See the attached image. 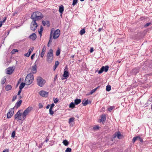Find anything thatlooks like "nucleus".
<instances>
[{"label": "nucleus", "mask_w": 152, "mask_h": 152, "mask_svg": "<svg viewBox=\"0 0 152 152\" xmlns=\"http://www.w3.org/2000/svg\"><path fill=\"white\" fill-rule=\"evenodd\" d=\"M3 23H2V22H1L0 21V27H1Z\"/></svg>", "instance_id": "63"}, {"label": "nucleus", "mask_w": 152, "mask_h": 152, "mask_svg": "<svg viewBox=\"0 0 152 152\" xmlns=\"http://www.w3.org/2000/svg\"><path fill=\"white\" fill-rule=\"evenodd\" d=\"M121 135L120 132H115L113 135L112 137L111 138V140L113 141L117 137L118 139H120L121 138Z\"/></svg>", "instance_id": "7"}, {"label": "nucleus", "mask_w": 152, "mask_h": 152, "mask_svg": "<svg viewBox=\"0 0 152 152\" xmlns=\"http://www.w3.org/2000/svg\"><path fill=\"white\" fill-rule=\"evenodd\" d=\"M53 31L54 30H53ZM60 34V30L57 29L54 31H53V38L54 39H56L59 37Z\"/></svg>", "instance_id": "6"}, {"label": "nucleus", "mask_w": 152, "mask_h": 152, "mask_svg": "<svg viewBox=\"0 0 152 152\" xmlns=\"http://www.w3.org/2000/svg\"><path fill=\"white\" fill-rule=\"evenodd\" d=\"M7 74L10 75L12 73L13 71V67H9L7 69Z\"/></svg>", "instance_id": "14"}, {"label": "nucleus", "mask_w": 152, "mask_h": 152, "mask_svg": "<svg viewBox=\"0 0 152 152\" xmlns=\"http://www.w3.org/2000/svg\"><path fill=\"white\" fill-rule=\"evenodd\" d=\"M43 31V27L42 26H41L40 28L39 31L38 32L39 35L41 36L42 34V32Z\"/></svg>", "instance_id": "34"}, {"label": "nucleus", "mask_w": 152, "mask_h": 152, "mask_svg": "<svg viewBox=\"0 0 152 152\" xmlns=\"http://www.w3.org/2000/svg\"><path fill=\"white\" fill-rule=\"evenodd\" d=\"M101 121L102 122H104L106 120V117L104 115H102L101 116V118L100 119Z\"/></svg>", "instance_id": "26"}, {"label": "nucleus", "mask_w": 152, "mask_h": 152, "mask_svg": "<svg viewBox=\"0 0 152 152\" xmlns=\"http://www.w3.org/2000/svg\"><path fill=\"white\" fill-rule=\"evenodd\" d=\"M49 107H50V105L49 104H48L47 106L46 107V108L48 109L49 108Z\"/></svg>", "instance_id": "62"}, {"label": "nucleus", "mask_w": 152, "mask_h": 152, "mask_svg": "<svg viewBox=\"0 0 152 152\" xmlns=\"http://www.w3.org/2000/svg\"><path fill=\"white\" fill-rule=\"evenodd\" d=\"M53 51L52 49H50L47 54V60L49 63H51L53 61Z\"/></svg>", "instance_id": "4"}, {"label": "nucleus", "mask_w": 152, "mask_h": 152, "mask_svg": "<svg viewBox=\"0 0 152 152\" xmlns=\"http://www.w3.org/2000/svg\"><path fill=\"white\" fill-rule=\"evenodd\" d=\"M44 142H43L40 145H39L38 146L39 148H41L42 147V145L44 144Z\"/></svg>", "instance_id": "51"}, {"label": "nucleus", "mask_w": 152, "mask_h": 152, "mask_svg": "<svg viewBox=\"0 0 152 152\" xmlns=\"http://www.w3.org/2000/svg\"><path fill=\"white\" fill-rule=\"evenodd\" d=\"M26 83H22L20 86H19V89H22V88H23L25 86V85Z\"/></svg>", "instance_id": "28"}, {"label": "nucleus", "mask_w": 152, "mask_h": 152, "mask_svg": "<svg viewBox=\"0 0 152 152\" xmlns=\"http://www.w3.org/2000/svg\"><path fill=\"white\" fill-rule=\"evenodd\" d=\"M37 64L35 62L33 65L31 67V71L32 72V73H36L37 72Z\"/></svg>", "instance_id": "12"}, {"label": "nucleus", "mask_w": 152, "mask_h": 152, "mask_svg": "<svg viewBox=\"0 0 152 152\" xmlns=\"http://www.w3.org/2000/svg\"><path fill=\"white\" fill-rule=\"evenodd\" d=\"M17 98V96H13V98L12 100V102L14 101Z\"/></svg>", "instance_id": "50"}, {"label": "nucleus", "mask_w": 152, "mask_h": 152, "mask_svg": "<svg viewBox=\"0 0 152 152\" xmlns=\"http://www.w3.org/2000/svg\"><path fill=\"white\" fill-rule=\"evenodd\" d=\"M5 88L6 91H9L11 89L12 86L10 85H8L6 86Z\"/></svg>", "instance_id": "27"}, {"label": "nucleus", "mask_w": 152, "mask_h": 152, "mask_svg": "<svg viewBox=\"0 0 152 152\" xmlns=\"http://www.w3.org/2000/svg\"><path fill=\"white\" fill-rule=\"evenodd\" d=\"M18 51V50L16 49H13L11 52V54H14L16 52H17Z\"/></svg>", "instance_id": "32"}, {"label": "nucleus", "mask_w": 152, "mask_h": 152, "mask_svg": "<svg viewBox=\"0 0 152 152\" xmlns=\"http://www.w3.org/2000/svg\"><path fill=\"white\" fill-rule=\"evenodd\" d=\"M75 104L73 102H71L69 104V107L72 108H74L75 107Z\"/></svg>", "instance_id": "30"}, {"label": "nucleus", "mask_w": 152, "mask_h": 152, "mask_svg": "<svg viewBox=\"0 0 152 152\" xmlns=\"http://www.w3.org/2000/svg\"><path fill=\"white\" fill-rule=\"evenodd\" d=\"M111 89V87L110 85H107L106 86V90L107 91H110Z\"/></svg>", "instance_id": "35"}, {"label": "nucleus", "mask_w": 152, "mask_h": 152, "mask_svg": "<svg viewBox=\"0 0 152 152\" xmlns=\"http://www.w3.org/2000/svg\"><path fill=\"white\" fill-rule=\"evenodd\" d=\"M81 102V100L80 99H76L75 100L74 102L75 105H77L79 104Z\"/></svg>", "instance_id": "21"}, {"label": "nucleus", "mask_w": 152, "mask_h": 152, "mask_svg": "<svg viewBox=\"0 0 152 152\" xmlns=\"http://www.w3.org/2000/svg\"><path fill=\"white\" fill-rule=\"evenodd\" d=\"M55 104L53 103L52 104L50 105V108L52 109L53 107L54 106Z\"/></svg>", "instance_id": "54"}, {"label": "nucleus", "mask_w": 152, "mask_h": 152, "mask_svg": "<svg viewBox=\"0 0 152 152\" xmlns=\"http://www.w3.org/2000/svg\"><path fill=\"white\" fill-rule=\"evenodd\" d=\"M30 54H29V53L28 52L27 53L25 54L24 56H25L28 57L30 56Z\"/></svg>", "instance_id": "52"}, {"label": "nucleus", "mask_w": 152, "mask_h": 152, "mask_svg": "<svg viewBox=\"0 0 152 152\" xmlns=\"http://www.w3.org/2000/svg\"><path fill=\"white\" fill-rule=\"evenodd\" d=\"M72 149L71 148H68L65 150V152H71Z\"/></svg>", "instance_id": "44"}, {"label": "nucleus", "mask_w": 152, "mask_h": 152, "mask_svg": "<svg viewBox=\"0 0 152 152\" xmlns=\"http://www.w3.org/2000/svg\"><path fill=\"white\" fill-rule=\"evenodd\" d=\"M22 90L20 89H19V90L18 91V95H20V93L21 92Z\"/></svg>", "instance_id": "58"}, {"label": "nucleus", "mask_w": 152, "mask_h": 152, "mask_svg": "<svg viewBox=\"0 0 152 152\" xmlns=\"http://www.w3.org/2000/svg\"><path fill=\"white\" fill-rule=\"evenodd\" d=\"M53 29H51V31L50 34V39L49 41L48 42L49 43H51L52 42V38L53 37Z\"/></svg>", "instance_id": "19"}, {"label": "nucleus", "mask_w": 152, "mask_h": 152, "mask_svg": "<svg viewBox=\"0 0 152 152\" xmlns=\"http://www.w3.org/2000/svg\"><path fill=\"white\" fill-rule=\"evenodd\" d=\"M85 33V31L84 29H81L80 31V34L81 35H82Z\"/></svg>", "instance_id": "36"}, {"label": "nucleus", "mask_w": 152, "mask_h": 152, "mask_svg": "<svg viewBox=\"0 0 152 152\" xmlns=\"http://www.w3.org/2000/svg\"><path fill=\"white\" fill-rule=\"evenodd\" d=\"M22 102V100H20L18 102L15 104V105L14 106V109L15 108L16 109H17L18 108L20 105L21 104Z\"/></svg>", "instance_id": "15"}, {"label": "nucleus", "mask_w": 152, "mask_h": 152, "mask_svg": "<svg viewBox=\"0 0 152 152\" xmlns=\"http://www.w3.org/2000/svg\"><path fill=\"white\" fill-rule=\"evenodd\" d=\"M37 83L38 86L42 87L46 83V80L40 77H37Z\"/></svg>", "instance_id": "5"}, {"label": "nucleus", "mask_w": 152, "mask_h": 152, "mask_svg": "<svg viewBox=\"0 0 152 152\" xmlns=\"http://www.w3.org/2000/svg\"><path fill=\"white\" fill-rule=\"evenodd\" d=\"M151 24V23H146L145 25V27H147L148 26H149Z\"/></svg>", "instance_id": "49"}, {"label": "nucleus", "mask_w": 152, "mask_h": 152, "mask_svg": "<svg viewBox=\"0 0 152 152\" xmlns=\"http://www.w3.org/2000/svg\"><path fill=\"white\" fill-rule=\"evenodd\" d=\"M59 64V62L58 61H56L55 63V65L53 66V69L54 71L56 70V68L57 67V66H58V65Z\"/></svg>", "instance_id": "24"}, {"label": "nucleus", "mask_w": 152, "mask_h": 152, "mask_svg": "<svg viewBox=\"0 0 152 152\" xmlns=\"http://www.w3.org/2000/svg\"><path fill=\"white\" fill-rule=\"evenodd\" d=\"M14 111V107L10 108L9 110L8 113L7 114V117L8 118H10L13 115Z\"/></svg>", "instance_id": "9"}, {"label": "nucleus", "mask_w": 152, "mask_h": 152, "mask_svg": "<svg viewBox=\"0 0 152 152\" xmlns=\"http://www.w3.org/2000/svg\"><path fill=\"white\" fill-rule=\"evenodd\" d=\"M139 138H138V140L139 141H140V142H142L143 141V140L140 137H139Z\"/></svg>", "instance_id": "55"}, {"label": "nucleus", "mask_w": 152, "mask_h": 152, "mask_svg": "<svg viewBox=\"0 0 152 152\" xmlns=\"http://www.w3.org/2000/svg\"><path fill=\"white\" fill-rule=\"evenodd\" d=\"M98 88V87H97L96 88H94V89L92 90L91 91H90V93L88 95H91V94H92L93 93H94L96 90Z\"/></svg>", "instance_id": "31"}, {"label": "nucleus", "mask_w": 152, "mask_h": 152, "mask_svg": "<svg viewBox=\"0 0 152 152\" xmlns=\"http://www.w3.org/2000/svg\"><path fill=\"white\" fill-rule=\"evenodd\" d=\"M49 112L50 114L51 115H53L54 114V112L52 110V109L50 108Z\"/></svg>", "instance_id": "39"}, {"label": "nucleus", "mask_w": 152, "mask_h": 152, "mask_svg": "<svg viewBox=\"0 0 152 152\" xmlns=\"http://www.w3.org/2000/svg\"><path fill=\"white\" fill-rule=\"evenodd\" d=\"M46 50V48L45 46H44L42 49V51L41 53V57L42 58L44 56V55L45 52V51Z\"/></svg>", "instance_id": "17"}, {"label": "nucleus", "mask_w": 152, "mask_h": 152, "mask_svg": "<svg viewBox=\"0 0 152 152\" xmlns=\"http://www.w3.org/2000/svg\"><path fill=\"white\" fill-rule=\"evenodd\" d=\"M103 68L102 67L98 71V73L99 74H100L102 73L103 72Z\"/></svg>", "instance_id": "41"}, {"label": "nucleus", "mask_w": 152, "mask_h": 152, "mask_svg": "<svg viewBox=\"0 0 152 152\" xmlns=\"http://www.w3.org/2000/svg\"><path fill=\"white\" fill-rule=\"evenodd\" d=\"M9 149H6L4 150L3 151V152H9Z\"/></svg>", "instance_id": "59"}, {"label": "nucleus", "mask_w": 152, "mask_h": 152, "mask_svg": "<svg viewBox=\"0 0 152 152\" xmlns=\"http://www.w3.org/2000/svg\"><path fill=\"white\" fill-rule=\"evenodd\" d=\"M64 10V7L63 5H61L59 7V11L61 14V16H62L63 12Z\"/></svg>", "instance_id": "16"}, {"label": "nucleus", "mask_w": 152, "mask_h": 152, "mask_svg": "<svg viewBox=\"0 0 152 152\" xmlns=\"http://www.w3.org/2000/svg\"><path fill=\"white\" fill-rule=\"evenodd\" d=\"M139 138V136H137L134 137L132 139V142H134L136 140H138V138Z\"/></svg>", "instance_id": "37"}, {"label": "nucleus", "mask_w": 152, "mask_h": 152, "mask_svg": "<svg viewBox=\"0 0 152 152\" xmlns=\"http://www.w3.org/2000/svg\"><path fill=\"white\" fill-rule=\"evenodd\" d=\"M22 98V97L21 96H19L18 97V99H20Z\"/></svg>", "instance_id": "64"}, {"label": "nucleus", "mask_w": 152, "mask_h": 152, "mask_svg": "<svg viewBox=\"0 0 152 152\" xmlns=\"http://www.w3.org/2000/svg\"><path fill=\"white\" fill-rule=\"evenodd\" d=\"M115 107L114 106H110L108 108V110L110 112L113 109H114Z\"/></svg>", "instance_id": "33"}, {"label": "nucleus", "mask_w": 152, "mask_h": 152, "mask_svg": "<svg viewBox=\"0 0 152 152\" xmlns=\"http://www.w3.org/2000/svg\"><path fill=\"white\" fill-rule=\"evenodd\" d=\"M6 19H7L6 17H5V18H4V19L2 21H0L1 22H2V23H3L6 21Z\"/></svg>", "instance_id": "53"}, {"label": "nucleus", "mask_w": 152, "mask_h": 152, "mask_svg": "<svg viewBox=\"0 0 152 152\" xmlns=\"http://www.w3.org/2000/svg\"><path fill=\"white\" fill-rule=\"evenodd\" d=\"M33 49H34L33 48H30L28 50V52L29 54H31V53L32 52Z\"/></svg>", "instance_id": "46"}, {"label": "nucleus", "mask_w": 152, "mask_h": 152, "mask_svg": "<svg viewBox=\"0 0 152 152\" xmlns=\"http://www.w3.org/2000/svg\"><path fill=\"white\" fill-rule=\"evenodd\" d=\"M139 68H135L132 70V74L135 75L139 72Z\"/></svg>", "instance_id": "13"}, {"label": "nucleus", "mask_w": 152, "mask_h": 152, "mask_svg": "<svg viewBox=\"0 0 152 152\" xmlns=\"http://www.w3.org/2000/svg\"><path fill=\"white\" fill-rule=\"evenodd\" d=\"M102 28H99L98 30V31L99 32H100L102 30Z\"/></svg>", "instance_id": "61"}, {"label": "nucleus", "mask_w": 152, "mask_h": 152, "mask_svg": "<svg viewBox=\"0 0 152 152\" xmlns=\"http://www.w3.org/2000/svg\"><path fill=\"white\" fill-rule=\"evenodd\" d=\"M32 109V107L29 106L23 113H22L23 111L22 110H19L14 115L15 119L17 120V121H23L26 118V115Z\"/></svg>", "instance_id": "1"}, {"label": "nucleus", "mask_w": 152, "mask_h": 152, "mask_svg": "<svg viewBox=\"0 0 152 152\" xmlns=\"http://www.w3.org/2000/svg\"><path fill=\"white\" fill-rule=\"evenodd\" d=\"M49 138H48L47 137H46V139L45 141V142H48L49 141Z\"/></svg>", "instance_id": "56"}, {"label": "nucleus", "mask_w": 152, "mask_h": 152, "mask_svg": "<svg viewBox=\"0 0 152 152\" xmlns=\"http://www.w3.org/2000/svg\"><path fill=\"white\" fill-rule=\"evenodd\" d=\"M43 17V15L42 13L38 11L34 12L31 16V18L32 20L37 21L41 19Z\"/></svg>", "instance_id": "2"}, {"label": "nucleus", "mask_w": 152, "mask_h": 152, "mask_svg": "<svg viewBox=\"0 0 152 152\" xmlns=\"http://www.w3.org/2000/svg\"><path fill=\"white\" fill-rule=\"evenodd\" d=\"M35 53H34L31 56V59H33V58H34V56H35Z\"/></svg>", "instance_id": "57"}, {"label": "nucleus", "mask_w": 152, "mask_h": 152, "mask_svg": "<svg viewBox=\"0 0 152 152\" xmlns=\"http://www.w3.org/2000/svg\"><path fill=\"white\" fill-rule=\"evenodd\" d=\"M88 104L89 103H88V99L86 100L85 99L83 100L82 101L83 105L84 106Z\"/></svg>", "instance_id": "23"}, {"label": "nucleus", "mask_w": 152, "mask_h": 152, "mask_svg": "<svg viewBox=\"0 0 152 152\" xmlns=\"http://www.w3.org/2000/svg\"><path fill=\"white\" fill-rule=\"evenodd\" d=\"M53 100L54 101V103H55V104L57 103L58 101V99L57 98H53Z\"/></svg>", "instance_id": "43"}, {"label": "nucleus", "mask_w": 152, "mask_h": 152, "mask_svg": "<svg viewBox=\"0 0 152 152\" xmlns=\"http://www.w3.org/2000/svg\"><path fill=\"white\" fill-rule=\"evenodd\" d=\"M75 118L74 117H72L71 118H70L69 121V123L71 125H73V124H72V123L74 122V121Z\"/></svg>", "instance_id": "22"}, {"label": "nucleus", "mask_w": 152, "mask_h": 152, "mask_svg": "<svg viewBox=\"0 0 152 152\" xmlns=\"http://www.w3.org/2000/svg\"><path fill=\"white\" fill-rule=\"evenodd\" d=\"M60 53V50L59 49H58L56 51V55L57 56H58Z\"/></svg>", "instance_id": "40"}, {"label": "nucleus", "mask_w": 152, "mask_h": 152, "mask_svg": "<svg viewBox=\"0 0 152 152\" xmlns=\"http://www.w3.org/2000/svg\"><path fill=\"white\" fill-rule=\"evenodd\" d=\"M42 24L43 26L47 25L48 26H49L50 23L48 21H42Z\"/></svg>", "instance_id": "20"}, {"label": "nucleus", "mask_w": 152, "mask_h": 152, "mask_svg": "<svg viewBox=\"0 0 152 152\" xmlns=\"http://www.w3.org/2000/svg\"><path fill=\"white\" fill-rule=\"evenodd\" d=\"M94 51V48L93 47H92L90 49V53H92Z\"/></svg>", "instance_id": "60"}, {"label": "nucleus", "mask_w": 152, "mask_h": 152, "mask_svg": "<svg viewBox=\"0 0 152 152\" xmlns=\"http://www.w3.org/2000/svg\"><path fill=\"white\" fill-rule=\"evenodd\" d=\"M69 72L68 71L67 67V66H66L64 70V73L63 76L64 77L66 78L69 76Z\"/></svg>", "instance_id": "10"}, {"label": "nucleus", "mask_w": 152, "mask_h": 152, "mask_svg": "<svg viewBox=\"0 0 152 152\" xmlns=\"http://www.w3.org/2000/svg\"><path fill=\"white\" fill-rule=\"evenodd\" d=\"M34 77L32 73H30L28 74L25 80L26 84L28 85L31 84L33 81Z\"/></svg>", "instance_id": "3"}, {"label": "nucleus", "mask_w": 152, "mask_h": 152, "mask_svg": "<svg viewBox=\"0 0 152 152\" xmlns=\"http://www.w3.org/2000/svg\"><path fill=\"white\" fill-rule=\"evenodd\" d=\"M36 21L34 20H33V21L31 23L30 28L31 30L32 31L35 30L38 26L36 22Z\"/></svg>", "instance_id": "8"}, {"label": "nucleus", "mask_w": 152, "mask_h": 152, "mask_svg": "<svg viewBox=\"0 0 152 152\" xmlns=\"http://www.w3.org/2000/svg\"><path fill=\"white\" fill-rule=\"evenodd\" d=\"M6 80V79L5 77H4L1 80V83L2 84H4Z\"/></svg>", "instance_id": "38"}, {"label": "nucleus", "mask_w": 152, "mask_h": 152, "mask_svg": "<svg viewBox=\"0 0 152 152\" xmlns=\"http://www.w3.org/2000/svg\"><path fill=\"white\" fill-rule=\"evenodd\" d=\"M39 94L42 97H47L48 96V93L44 91H41L39 92Z\"/></svg>", "instance_id": "11"}, {"label": "nucleus", "mask_w": 152, "mask_h": 152, "mask_svg": "<svg viewBox=\"0 0 152 152\" xmlns=\"http://www.w3.org/2000/svg\"><path fill=\"white\" fill-rule=\"evenodd\" d=\"M99 127L98 126H95L93 128V129L94 130L98 129H99Z\"/></svg>", "instance_id": "48"}, {"label": "nucleus", "mask_w": 152, "mask_h": 152, "mask_svg": "<svg viewBox=\"0 0 152 152\" xmlns=\"http://www.w3.org/2000/svg\"><path fill=\"white\" fill-rule=\"evenodd\" d=\"M103 67V71H104L105 72H107L109 68V67L108 66H103L102 67V68Z\"/></svg>", "instance_id": "25"}, {"label": "nucleus", "mask_w": 152, "mask_h": 152, "mask_svg": "<svg viewBox=\"0 0 152 152\" xmlns=\"http://www.w3.org/2000/svg\"><path fill=\"white\" fill-rule=\"evenodd\" d=\"M63 143L65 146H67L69 144V142L66 140H64Z\"/></svg>", "instance_id": "29"}, {"label": "nucleus", "mask_w": 152, "mask_h": 152, "mask_svg": "<svg viewBox=\"0 0 152 152\" xmlns=\"http://www.w3.org/2000/svg\"><path fill=\"white\" fill-rule=\"evenodd\" d=\"M39 107V108H42L43 107V105L42 103H39L38 105Z\"/></svg>", "instance_id": "47"}, {"label": "nucleus", "mask_w": 152, "mask_h": 152, "mask_svg": "<svg viewBox=\"0 0 152 152\" xmlns=\"http://www.w3.org/2000/svg\"><path fill=\"white\" fill-rule=\"evenodd\" d=\"M15 131H14L11 134V137L13 138H14L15 137Z\"/></svg>", "instance_id": "45"}, {"label": "nucleus", "mask_w": 152, "mask_h": 152, "mask_svg": "<svg viewBox=\"0 0 152 152\" xmlns=\"http://www.w3.org/2000/svg\"><path fill=\"white\" fill-rule=\"evenodd\" d=\"M78 0H73L72 5L73 6L75 5L77 2Z\"/></svg>", "instance_id": "42"}, {"label": "nucleus", "mask_w": 152, "mask_h": 152, "mask_svg": "<svg viewBox=\"0 0 152 152\" xmlns=\"http://www.w3.org/2000/svg\"><path fill=\"white\" fill-rule=\"evenodd\" d=\"M29 38L32 40H34L36 39L37 36L35 33H33L29 36Z\"/></svg>", "instance_id": "18"}]
</instances>
